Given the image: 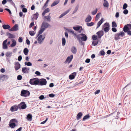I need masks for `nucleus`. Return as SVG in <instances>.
Instances as JSON below:
<instances>
[{
  "mask_svg": "<svg viewBox=\"0 0 131 131\" xmlns=\"http://www.w3.org/2000/svg\"><path fill=\"white\" fill-rule=\"evenodd\" d=\"M77 38L78 40H81L83 41H86L87 38L86 35L83 33H81L79 35H78Z\"/></svg>",
  "mask_w": 131,
  "mask_h": 131,
  "instance_id": "f257e3e1",
  "label": "nucleus"
},
{
  "mask_svg": "<svg viewBox=\"0 0 131 131\" xmlns=\"http://www.w3.org/2000/svg\"><path fill=\"white\" fill-rule=\"evenodd\" d=\"M110 27L109 23L106 22L102 26V29L105 32H107L110 30Z\"/></svg>",
  "mask_w": 131,
  "mask_h": 131,
  "instance_id": "f03ea898",
  "label": "nucleus"
},
{
  "mask_svg": "<svg viewBox=\"0 0 131 131\" xmlns=\"http://www.w3.org/2000/svg\"><path fill=\"white\" fill-rule=\"evenodd\" d=\"M17 121L16 119H13L10 120L9 124V125L12 128H14L16 126L15 122L17 123Z\"/></svg>",
  "mask_w": 131,
  "mask_h": 131,
  "instance_id": "7ed1b4c3",
  "label": "nucleus"
},
{
  "mask_svg": "<svg viewBox=\"0 0 131 131\" xmlns=\"http://www.w3.org/2000/svg\"><path fill=\"white\" fill-rule=\"evenodd\" d=\"M39 82L38 79L36 78L31 79L29 81L30 84L32 85H38Z\"/></svg>",
  "mask_w": 131,
  "mask_h": 131,
  "instance_id": "20e7f679",
  "label": "nucleus"
},
{
  "mask_svg": "<svg viewBox=\"0 0 131 131\" xmlns=\"http://www.w3.org/2000/svg\"><path fill=\"white\" fill-rule=\"evenodd\" d=\"M30 94V92L27 90H22L21 92L20 95L22 96L26 97L29 96Z\"/></svg>",
  "mask_w": 131,
  "mask_h": 131,
  "instance_id": "39448f33",
  "label": "nucleus"
},
{
  "mask_svg": "<svg viewBox=\"0 0 131 131\" xmlns=\"http://www.w3.org/2000/svg\"><path fill=\"white\" fill-rule=\"evenodd\" d=\"M125 34V33L123 31L119 33H117L115 34L114 36V38L115 40H118L120 38V36H121L122 37H123Z\"/></svg>",
  "mask_w": 131,
  "mask_h": 131,
  "instance_id": "423d86ee",
  "label": "nucleus"
},
{
  "mask_svg": "<svg viewBox=\"0 0 131 131\" xmlns=\"http://www.w3.org/2000/svg\"><path fill=\"white\" fill-rule=\"evenodd\" d=\"M38 81H39V83H38V85H46L47 83V81L46 79L43 78L40 79H38Z\"/></svg>",
  "mask_w": 131,
  "mask_h": 131,
  "instance_id": "0eeeda50",
  "label": "nucleus"
},
{
  "mask_svg": "<svg viewBox=\"0 0 131 131\" xmlns=\"http://www.w3.org/2000/svg\"><path fill=\"white\" fill-rule=\"evenodd\" d=\"M123 31L125 32H127L128 30L131 29V24H129L125 25L123 28Z\"/></svg>",
  "mask_w": 131,
  "mask_h": 131,
  "instance_id": "6e6552de",
  "label": "nucleus"
},
{
  "mask_svg": "<svg viewBox=\"0 0 131 131\" xmlns=\"http://www.w3.org/2000/svg\"><path fill=\"white\" fill-rule=\"evenodd\" d=\"M18 105L19 109H24L26 108V105L24 102H22Z\"/></svg>",
  "mask_w": 131,
  "mask_h": 131,
  "instance_id": "1a4fd4ad",
  "label": "nucleus"
},
{
  "mask_svg": "<svg viewBox=\"0 0 131 131\" xmlns=\"http://www.w3.org/2000/svg\"><path fill=\"white\" fill-rule=\"evenodd\" d=\"M18 26L17 24L14 25L12 28L9 29L10 31H15L18 30Z\"/></svg>",
  "mask_w": 131,
  "mask_h": 131,
  "instance_id": "9d476101",
  "label": "nucleus"
},
{
  "mask_svg": "<svg viewBox=\"0 0 131 131\" xmlns=\"http://www.w3.org/2000/svg\"><path fill=\"white\" fill-rule=\"evenodd\" d=\"M18 109H19L18 105H16L12 106L11 107L10 110L12 112H13L17 111Z\"/></svg>",
  "mask_w": 131,
  "mask_h": 131,
  "instance_id": "9b49d317",
  "label": "nucleus"
},
{
  "mask_svg": "<svg viewBox=\"0 0 131 131\" xmlns=\"http://www.w3.org/2000/svg\"><path fill=\"white\" fill-rule=\"evenodd\" d=\"M73 56L72 54L70 56L68 57L66 59L64 63H66L68 62V63H69L73 58Z\"/></svg>",
  "mask_w": 131,
  "mask_h": 131,
  "instance_id": "f8f14e48",
  "label": "nucleus"
},
{
  "mask_svg": "<svg viewBox=\"0 0 131 131\" xmlns=\"http://www.w3.org/2000/svg\"><path fill=\"white\" fill-rule=\"evenodd\" d=\"M20 68V64L18 62H15V69L16 71L19 69Z\"/></svg>",
  "mask_w": 131,
  "mask_h": 131,
  "instance_id": "ddd939ff",
  "label": "nucleus"
},
{
  "mask_svg": "<svg viewBox=\"0 0 131 131\" xmlns=\"http://www.w3.org/2000/svg\"><path fill=\"white\" fill-rule=\"evenodd\" d=\"M22 72L24 73H28L29 71V68L23 67L22 68Z\"/></svg>",
  "mask_w": 131,
  "mask_h": 131,
  "instance_id": "4468645a",
  "label": "nucleus"
},
{
  "mask_svg": "<svg viewBox=\"0 0 131 131\" xmlns=\"http://www.w3.org/2000/svg\"><path fill=\"white\" fill-rule=\"evenodd\" d=\"M50 25L47 23L43 22L41 27L43 28H45V30L46 28H47Z\"/></svg>",
  "mask_w": 131,
  "mask_h": 131,
  "instance_id": "2eb2a0df",
  "label": "nucleus"
},
{
  "mask_svg": "<svg viewBox=\"0 0 131 131\" xmlns=\"http://www.w3.org/2000/svg\"><path fill=\"white\" fill-rule=\"evenodd\" d=\"M96 34H97L98 35V38H100L103 35L104 32L102 30L99 31L97 32Z\"/></svg>",
  "mask_w": 131,
  "mask_h": 131,
  "instance_id": "dca6fc26",
  "label": "nucleus"
},
{
  "mask_svg": "<svg viewBox=\"0 0 131 131\" xmlns=\"http://www.w3.org/2000/svg\"><path fill=\"white\" fill-rule=\"evenodd\" d=\"M76 73L74 72L71 73L69 76V79L70 80H72L74 79L76 76Z\"/></svg>",
  "mask_w": 131,
  "mask_h": 131,
  "instance_id": "f3484780",
  "label": "nucleus"
},
{
  "mask_svg": "<svg viewBox=\"0 0 131 131\" xmlns=\"http://www.w3.org/2000/svg\"><path fill=\"white\" fill-rule=\"evenodd\" d=\"M73 29L76 31H79L80 30H83L82 27L81 26H78L76 27H73Z\"/></svg>",
  "mask_w": 131,
  "mask_h": 131,
  "instance_id": "a211bd4d",
  "label": "nucleus"
},
{
  "mask_svg": "<svg viewBox=\"0 0 131 131\" xmlns=\"http://www.w3.org/2000/svg\"><path fill=\"white\" fill-rule=\"evenodd\" d=\"M6 34L7 36H9L8 38H14L15 37V35L12 34L9 32H7Z\"/></svg>",
  "mask_w": 131,
  "mask_h": 131,
  "instance_id": "6ab92c4d",
  "label": "nucleus"
},
{
  "mask_svg": "<svg viewBox=\"0 0 131 131\" xmlns=\"http://www.w3.org/2000/svg\"><path fill=\"white\" fill-rule=\"evenodd\" d=\"M71 51L72 53L75 54L77 52V48L74 46H73L71 48Z\"/></svg>",
  "mask_w": 131,
  "mask_h": 131,
  "instance_id": "aec40b11",
  "label": "nucleus"
},
{
  "mask_svg": "<svg viewBox=\"0 0 131 131\" xmlns=\"http://www.w3.org/2000/svg\"><path fill=\"white\" fill-rule=\"evenodd\" d=\"M92 19V18L91 16L88 15L87 17L86 18L85 20V22H89Z\"/></svg>",
  "mask_w": 131,
  "mask_h": 131,
  "instance_id": "412c9836",
  "label": "nucleus"
},
{
  "mask_svg": "<svg viewBox=\"0 0 131 131\" xmlns=\"http://www.w3.org/2000/svg\"><path fill=\"white\" fill-rule=\"evenodd\" d=\"M70 10H68L62 14L59 17V18H60L66 15L70 11Z\"/></svg>",
  "mask_w": 131,
  "mask_h": 131,
  "instance_id": "4be33fe9",
  "label": "nucleus"
},
{
  "mask_svg": "<svg viewBox=\"0 0 131 131\" xmlns=\"http://www.w3.org/2000/svg\"><path fill=\"white\" fill-rule=\"evenodd\" d=\"M103 18H101V20L99 21L98 22L97 24V26L96 28V29L98 28L100 26L101 24L103 22Z\"/></svg>",
  "mask_w": 131,
  "mask_h": 131,
  "instance_id": "5701e85b",
  "label": "nucleus"
},
{
  "mask_svg": "<svg viewBox=\"0 0 131 131\" xmlns=\"http://www.w3.org/2000/svg\"><path fill=\"white\" fill-rule=\"evenodd\" d=\"M83 115L82 113L81 112H79L78 113L77 116V120H78L80 118H81Z\"/></svg>",
  "mask_w": 131,
  "mask_h": 131,
  "instance_id": "b1692460",
  "label": "nucleus"
},
{
  "mask_svg": "<svg viewBox=\"0 0 131 131\" xmlns=\"http://www.w3.org/2000/svg\"><path fill=\"white\" fill-rule=\"evenodd\" d=\"M2 27L4 29H9L10 28V26L8 25L4 24L2 25Z\"/></svg>",
  "mask_w": 131,
  "mask_h": 131,
  "instance_id": "393cba45",
  "label": "nucleus"
},
{
  "mask_svg": "<svg viewBox=\"0 0 131 131\" xmlns=\"http://www.w3.org/2000/svg\"><path fill=\"white\" fill-rule=\"evenodd\" d=\"M59 2V1L56 0L51 5V7H53L57 5Z\"/></svg>",
  "mask_w": 131,
  "mask_h": 131,
  "instance_id": "a878e982",
  "label": "nucleus"
},
{
  "mask_svg": "<svg viewBox=\"0 0 131 131\" xmlns=\"http://www.w3.org/2000/svg\"><path fill=\"white\" fill-rule=\"evenodd\" d=\"M50 11V9L49 8H47L45 9L42 13V16H44L45 14L49 12Z\"/></svg>",
  "mask_w": 131,
  "mask_h": 131,
  "instance_id": "bb28decb",
  "label": "nucleus"
},
{
  "mask_svg": "<svg viewBox=\"0 0 131 131\" xmlns=\"http://www.w3.org/2000/svg\"><path fill=\"white\" fill-rule=\"evenodd\" d=\"M32 115L29 114L27 115L26 118L28 120L31 121L32 120Z\"/></svg>",
  "mask_w": 131,
  "mask_h": 131,
  "instance_id": "cd10ccee",
  "label": "nucleus"
},
{
  "mask_svg": "<svg viewBox=\"0 0 131 131\" xmlns=\"http://www.w3.org/2000/svg\"><path fill=\"white\" fill-rule=\"evenodd\" d=\"M23 52L25 55H27L29 52L28 49L27 48H25Z\"/></svg>",
  "mask_w": 131,
  "mask_h": 131,
  "instance_id": "c85d7f7f",
  "label": "nucleus"
},
{
  "mask_svg": "<svg viewBox=\"0 0 131 131\" xmlns=\"http://www.w3.org/2000/svg\"><path fill=\"white\" fill-rule=\"evenodd\" d=\"M45 30V28H43L41 27L40 29L38 32V35L37 36L42 34Z\"/></svg>",
  "mask_w": 131,
  "mask_h": 131,
  "instance_id": "c756f323",
  "label": "nucleus"
},
{
  "mask_svg": "<svg viewBox=\"0 0 131 131\" xmlns=\"http://www.w3.org/2000/svg\"><path fill=\"white\" fill-rule=\"evenodd\" d=\"M90 116L89 114L86 115L83 117L82 121H84L86 119H87L89 118Z\"/></svg>",
  "mask_w": 131,
  "mask_h": 131,
  "instance_id": "7c9ffc66",
  "label": "nucleus"
},
{
  "mask_svg": "<svg viewBox=\"0 0 131 131\" xmlns=\"http://www.w3.org/2000/svg\"><path fill=\"white\" fill-rule=\"evenodd\" d=\"M12 43L11 44L10 46L11 47L15 46L16 44V41L14 39L12 40Z\"/></svg>",
  "mask_w": 131,
  "mask_h": 131,
  "instance_id": "2f4dec72",
  "label": "nucleus"
},
{
  "mask_svg": "<svg viewBox=\"0 0 131 131\" xmlns=\"http://www.w3.org/2000/svg\"><path fill=\"white\" fill-rule=\"evenodd\" d=\"M103 5L105 7H108L109 6V3L108 2L106 1H104V2L103 4Z\"/></svg>",
  "mask_w": 131,
  "mask_h": 131,
  "instance_id": "473e14b6",
  "label": "nucleus"
},
{
  "mask_svg": "<svg viewBox=\"0 0 131 131\" xmlns=\"http://www.w3.org/2000/svg\"><path fill=\"white\" fill-rule=\"evenodd\" d=\"M39 15V14L38 13L36 12V14L34 15V19L37 20L38 18V16Z\"/></svg>",
  "mask_w": 131,
  "mask_h": 131,
  "instance_id": "72a5a7b5",
  "label": "nucleus"
},
{
  "mask_svg": "<svg viewBox=\"0 0 131 131\" xmlns=\"http://www.w3.org/2000/svg\"><path fill=\"white\" fill-rule=\"evenodd\" d=\"M50 13L49 14V15L47 16H45L44 17L45 19H47V20L50 21V16H49Z\"/></svg>",
  "mask_w": 131,
  "mask_h": 131,
  "instance_id": "f704fd0d",
  "label": "nucleus"
},
{
  "mask_svg": "<svg viewBox=\"0 0 131 131\" xmlns=\"http://www.w3.org/2000/svg\"><path fill=\"white\" fill-rule=\"evenodd\" d=\"M66 40L65 38L64 37L62 38V44L63 46H64L66 44Z\"/></svg>",
  "mask_w": 131,
  "mask_h": 131,
  "instance_id": "c9c22d12",
  "label": "nucleus"
},
{
  "mask_svg": "<svg viewBox=\"0 0 131 131\" xmlns=\"http://www.w3.org/2000/svg\"><path fill=\"white\" fill-rule=\"evenodd\" d=\"M98 42V40L93 41L92 42V44L94 46H95L97 44Z\"/></svg>",
  "mask_w": 131,
  "mask_h": 131,
  "instance_id": "e433bc0d",
  "label": "nucleus"
},
{
  "mask_svg": "<svg viewBox=\"0 0 131 131\" xmlns=\"http://www.w3.org/2000/svg\"><path fill=\"white\" fill-rule=\"evenodd\" d=\"M49 0H47L46 1V3L44 4V6H43V8L42 9H43V8H45L48 6V4L49 2Z\"/></svg>",
  "mask_w": 131,
  "mask_h": 131,
  "instance_id": "4c0bfd02",
  "label": "nucleus"
},
{
  "mask_svg": "<svg viewBox=\"0 0 131 131\" xmlns=\"http://www.w3.org/2000/svg\"><path fill=\"white\" fill-rule=\"evenodd\" d=\"M42 38L39 37L37 39L38 43L40 44H41V43L42 42V40H41Z\"/></svg>",
  "mask_w": 131,
  "mask_h": 131,
  "instance_id": "58836bf2",
  "label": "nucleus"
},
{
  "mask_svg": "<svg viewBox=\"0 0 131 131\" xmlns=\"http://www.w3.org/2000/svg\"><path fill=\"white\" fill-rule=\"evenodd\" d=\"M92 39L94 40H98L97 36L95 35H94L92 36Z\"/></svg>",
  "mask_w": 131,
  "mask_h": 131,
  "instance_id": "ea45409f",
  "label": "nucleus"
},
{
  "mask_svg": "<svg viewBox=\"0 0 131 131\" xmlns=\"http://www.w3.org/2000/svg\"><path fill=\"white\" fill-rule=\"evenodd\" d=\"M116 23L114 21H113L112 23V27L113 28H115L117 27Z\"/></svg>",
  "mask_w": 131,
  "mask_h": 131,
  "instance_id": "a19ab883",
  "label": "nucleus"
},
{
  "mask_svg": "<svg viewBox=\"0 0 131 131\" xmlns=\"http://www.w3.org/2000/svg\"><path fill=\"white\" fill-rule=\"evenodd\" d=\"M88 26H93L94 24V23L93 22H91L90 23H88V22L86 24Z\"/></svg>",
  "mask_w": 131,
  "mask_h": 131,
  "instance_id": "79ce46f5",
  "label": "nucleus"
},
{
  "mask_svg": "<svg viewBox=\"0 0 131 131\" xmlns=\"http://www.w3.org/2000/svg\"><path fill=\"white\" fill-rule=\"evenodd\" d=\"M36 32L34 31H29V34L31 36H34Z\"/></svg>",
  "mask_w": 131,
  "mask_h": 131,
  "instance_id": "37998d69",
  "label": "nucleus"
},
{
  "mask_svg": "<svg viewBox=\"0 0 131 131\" xmlns=\"http://www.w3.org/2000/svg\"><path fill=\"white\" fill-rule=\"evenodd\" d=\"M25 65H27L28 66H31L32 65V63L30 62H25Z\"/></svg>",
  "mask_w": 131,
  "mask_h": 131,
  "instance_id": "c03bdc74",
  "label": "nucleus"
},
{
  "mask_svg": "<svg viewBox=\"0 0 131 131\" xmlns=\"http://www.w3.org/2000/svg\"><path fill=\"white\" fill-rule=\"evenodd\" d=\"M97 9L96 8L94 11L92 12L91 13L93 15H95L97 13Z\"/></svg>",
  "mask_w": 131,
  "mask_h": 131,
  "instance_id": "a18cd8bd",
  "label": "nucleus"
},
{
  "mask_svg": "<svg viewBox=\"0 0 131 131\" xmlns=\"http://www.w3.org/2000/svg\"><path fill=\"white\" fill-rule=\"evenodd\" d=\"M100 56H103L105 54V52L103 50H102L100 52Z\"/></svg>",
  "mask_w": 131,
  "mask_h": 131,
  "instance_id": "49530a36",
  "label": "nucleus"
},
{
  "mask_svg": "<svg viewBox=\"0 0 131 131\" xmlns=\"http://www.w3.org/2000/svg\"><path fill=\"white\" fill-rule=\"evenodd\" d=\"M78 7H79V6L78 5H77L75 7V9H74V11L73 12V14H74L77 11V10L78 9Z\"/></svg>",
  "mask_w": 131,
  "mask_h": 131,
  "instance_id": "de8ad7c7",
  "label": "nucleus"
},
{
  "mask_svg": "<svg viewBox=\"0 0 131 131\" xmlns=\"http://www.w3.org/2000/svg\"><path fill=\"white\" fill-rule=\"evenodd\" d=\"M22 76L20 75H18L17 77V79L19 80H20L22 79Z\"/></svg>",
  "mask_w": 131,
  "mask_h": 131,
  "instance_id": "09e8293b",
  "label": "nucleus"
},
{
  "mask_svg": "<svg viewBox=\"0 0 131 131\" xmlns=\"http://www.w3.org/2000/svg\"><path fill=\"white\" fill-rule=\"evenodd\" d=\"M127 7V5L126 3H125L123 5V9H125Z\"/></svg>",
  "mask_w": 131,
  "mask_h": 131,
  "instance_id": "8fccbe9b",
  "label": "nucleus"
},
{
  "mask_svg": "<svg viewBox=\"0 0 131 131\" xmlns=\"http://www.w3.org/2000/svg\"><path fill=\"white\" fill-rule=\"evenodd\" d=\"M3 48L4 49H7V44H3Z\"/></svg>",
  "mask_w": 131,
  "mask_h": 131,
  "instance_id": "3c124183",
  "label": "nucleus"
},
{
  "mask_svg": "<svg viewBox=\"0 0 131 131\" xmlns=\"http://www.w3.org/2000/svg\"><path fill=\"white\" fill-rule=\"evenodd\" d=\"M18 40L19 42H22L23 41V38L22 37H19V38Z\"/></svg>",
  "mask_w": 131,
  "mask_h": 131,
  "instance_id": "603ef678",
  "label": "nucleus"
},
{
  "mask_svg": "<svg viewBox=\"0 0 131 131\" xmlns=\"http://www.w3.org/2000/svg\"><path fill=\"white\" fill-rule=\"evenodd\" d=\"M2 78H8V76L7 75H0V80Z\"/></svg>",
  "mask_w": 131,
  "mask_h": 131,
  "instance_id": "864d4df0",
  "label": "nucleus"
},
{
  "mask_svg": "<svg viewBox=\"0 0 131 131\" xmlns=\"http://www.w3.org/2000/svg\"><path fill=\"white\" fill-rule=\"evenodd\" d=\"M11 53H10L9 52H7L6 54V56L8 57H10L12 55H11Z\"/></svg>",
  "mask_w": 131,
  "mask_h": 131,
  "instance_id": "5fc2aeb1",
  "label": "nucleus"
},
{
  "mask_svg": "<svg viewBox=\"0 0 131 131\" xmlns=\"http://www.w3.org/2000/svg\"><path fill=\"white\" fill-rule=\"evenodd\" d=\"M34 25V21H32L30 24L29 27V28H31L32 26Z\"/></svg>",
  "mask_w": 131,
  "mask_h": 131,
  "instance_id": "6e6d98bb",
  "label": "nucleus"
},
{
  "mask_svg": "<svg viewBox=\"0 0 131 131\" xmlns=\"http://www.w3.org/2000/svg\"><path fill=\"white\" fill-rule=\"evenodd\" d=\"M123 13L125 15L127 14L128 13V11L127 9H125Z\"/></svg>",
  "mask_w": 131,
  "mask_h": 131,
  "instance_id": "4d7b16f0",
  "label": "nucleus"
},
{
  "mask_svg": "<svg viewBox=\"0 0 131 131\" xmlns=\"http://www.w3.org/2000/svg\"><path fill=\"white\" fill-rule=\"evenodd\" d=\"M101 14V13H98L96 14V18L97 19L99 18Z\"/></svg>",
  "mask_w": 131,
  "mask_h": 131,
  "instance_id": "13d9d810",
  "label": "nucleus"
},
{
  "mask_svg": "<svg viewBox=\"0 0 131 131\" xmlns=\"http://www.w3.org/2000/svg\"><path fill=\"white\" fill-rule=\"evenodd\" d=\"M46 98V97H44V96L43 95H41L39 97V99L41 100H42L44 99V98Z\"/></svg>",
  "mask_w": 131,
  "mask_h": 131,
  "instance_id": "bf43d9fd",
  "label": "nucleus"
},
{
  "mask_svg": "<svg viewBox=\"0 0 131 131\" xmlns=\"http://www.w3.org/2000/svg\"><path fill=\"white\" fill-rule=\"evenodd\" d=\"M100 90H96L94 92L95 94L96 95L98 94L100 92Z\"/></svg>",
  "mask_w": 131,
  "mask_h": 131,
  "instance_id": "052dcab7",
  "label": "nucleus"
},
{
  "mask_svg": "<svg viewBox=\"0 0 131 131\" xmlns=\"http://www.w3.org/2000/svg\"><path fill=\"white\" fill-rule=\"evenodd\" d=\"M49 96L50 97H53L55 96V94L53 93L50 94H49Z\"/></svg>",
  "mask_w": 131,
  "mask_h": 131,
  "instance_id": "680f3d73",
  "label": "nucleus"
},
{
  "mask_svg": "<svg viewBox=\"0 0 131 131\" xmlns=\"http://www.w3.org/2000/svg\"><path fill=\"white\" fill-rule=\"evenodd\" d=\"M48 118H46V119H45V121L41 122L40 123V124H45L46 123V122L48 120Z\"/></svg>",
  "mask_w": 131,
  "mask_h": 131,
  "instance_id": "e2e57ef3",
  "label": "nucleus"
},
{
  "mask_svg": "<svg viewBox=\"0 0 131 131\" xmlns=\"http://www.w3.org/2000/svg\"><path fill=\"white\" fill-rule=\"evenodd\" d=\"M22 11L24 13H26L27 12V10L25 8H24L22 9Z\"/></svg>",
  "mask_w": 131,
  "mask_h": 131,
  "instance_id": "0e129e2a",
  "label": "nucleus"
},
{
  "mask_svg": "<svg viewBox=\"0 0 131 131\" xmlns=\"http://www.w3.org/2000/svg\"><path fill=\"white\" fill-rule=\"evenodd\" d=\"M5 10L7 11L9 13L10 15L12 14L10 10L9 9L7 8H6L5 9Z\"/></svg>",
  "mask_w": 131,
  "mask_h": 131,
  "instance_id": "69168bd1",
  "label": "nucleus"
},
{
  "mask_svg": "<svg viewBox=\"0 0 131 131\" xmlns=\"http://www.w3.org/2000/svg\"><path fill=\"white\" fill-rule=\"evenodd\" d=\"M70 32H71L72 34H73L74 35L76 36L77 37L78 35H77L76 34L74 33V31L73 30H70Z\"/></svg>",
  "mask_w": 131,
  "mask_h": 131,
  "instance_id": "338daca9",
  "label": "nucleus"
},
{
  "mask_svg": "<svg viewBox=\"0 0 131 131\" xmlns=\"http://www.w3.org/2000/svg\"><path fill=\"white\" fill-rule=\"evenodd\" d=\"M79 41V43L82 45H83L84 44V43L83 42L82 40H78Z\"/></svg>",
  "mask_w": 131,
  "mask_h": 131,
  "instance_id": "774afa93",
  "label": "nucleus"
}]
</instances>
